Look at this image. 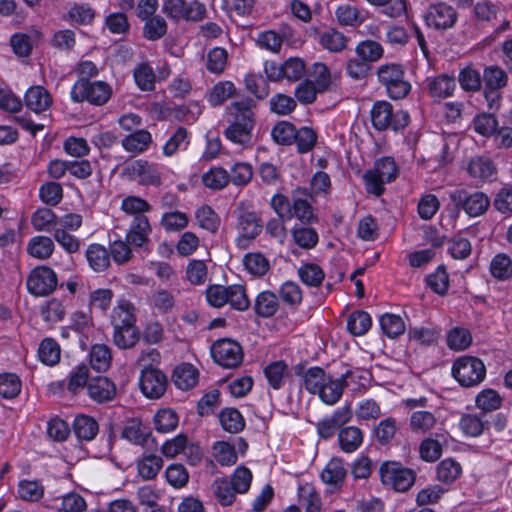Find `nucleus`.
<instances>
[{
  "instance_id": "nucleus-1",
  "label": "nucleus",
  "mask_w": 512,
  "mask_h": 512,
  "mask_svg": "<svg viewBox=\"0 0 512 512\" xmlns=\"http://www.w3.org/2000/svg\"><path fill=\"white\" fill-rule=\"evenodd\" d=\"M372 126L377 131L389 128L394 131L404 129L409 124V114L404 110L394 111L391 103L385 100L376 101L370 111Z\"/></svg>"
},
{
  "instance_id": "nucleus-2",
  "label": "nucleus",
  "mask_w": 512,
  "mask_h": 512,
  "mask_svg": "<svg viewBox=\"0 0 512 512\" xmlns=\"http://www.w3.org/2000/svg\"><path fill=\"white\" fill-rule=\"evenodd\" d=\"M112 96V87L104 81L78 79L71 89V99L80 103L87 101L95 106H102Z\"/></svg>"
},
{
  "instance_id": "nucleus-3",
  "label": "nucleus",
  "mask_w": 512,
  "mask_h": 512,
  "mask_svg": "<svg viewBox=\"0 0 512 512\" xmlns=\"http://www.w3.org/2000/svg\"><path fill=\"white\" fill-rule=\"evenodd\" d=\"M377 77L392 99H403L411 90L410 83L405 79L404 68L400 64L381 65L377 70Z\"/></svg>"
},
{
  "instance_id": "nucleus-4",
  "label": "nucleus",
  "mask_w": 512,
  "mask_h": 512,
  "mask_svg": "<svg viewBox=\"0 0 512 512\" xmlns=\"http://www.w3.org/2000/svg\"><path fill=\"white\" fill-rule=\"evenodd\" d=\"M397 177V166L393 158L383 157L374 163V167L367 170L363 179L368 193L380 196L383 194L385 183L392 182Z\"/></svg>"
},
{
  "instance_id": "nucleus-5",
  "label": "nucleus",
  "mask_w": 512,
  "mask_h": 512,
  "mask_svg": "<svg viewBox=\"0 0 512 512\" xmlns=\"http://www.w3.org/2000/svg\"><path fill=\"white\" fill-rule=\"evenodd\" d=\"M452 375L465 388L479 385L486 376L484 363L473 356H462L452 366Z\"/></svg>"
},
{
  "instance_id": "nucleus-6",
  "label": "nucleus",
  "mask_w": 512,
  "mask_h": 512,
  "mask_svg": "<svg viewBox=\"0 0 512 512\" xmlns=\"http://www.w3.org/2000/svg\"><path fill=\"white\" fill-rule=\"evenodd\" d=\"M381 481L385 486L397 492L408 491L415 482L416 475L412 469L403 467L400 463L388 462L380 467Z\"/></svg>"
},
{
  "instance_id": "nucleus-7",
  "label": "nucleus",
  "mask_w": 512,
  "mask_h": 512,
  "mask_svg": "<svg viewBox=\"0 0 512 512\" xmlns=\"http://www.w3.org/2000/svg\"><path fill=\"white\" fill-rule=\"evenodd\" d=\"M449 198L457 208H463L471 217L482 215L490 206V200L483 192L468 194L464 189H456L449 193Z\"/></svg>"
},
{
  "instance_id": "nucleus-8",
  "label": "nucleus",
  "mask_w": 512,
  "mask_h": 512,
  "mask_svg": "<svg viewBox=\"0 0 512 512\" xmlns=\"http://www.w3.org/2000/svg\"><path fill=\"white\" fill-rule=\"evenodd\" d=\"M122 174L132 180H139L142 185H161V173L158 165L149 163L147 160L138 159L127 162L122 170Z\"/></svg>"
},
{
  "instance_id": "nucleus-9",
  "label": "nucleus",
  "mask_w": 512,
  "mask_h": 512,
  "mask_svg": "<svg viewBox=\"0 0 512 512\" xmlns=\"http://www.w3.org/2000/svg\"><path fill=\"white\" fill-rule=\"evenodd\" d=\"M211 355L214 361L224 368H236L243 360L242 347L230 339H221L213 343Z\"/></svg>"
},
{
  "instance_id": "nucleus-10",
  "label": "nucleus",
  "mask_w": 512,
  "mask_h": 512,
  "mask_svg": "<svg viewBox=\"0 0 512 512\" xmlns=\"http://www.w3.org/2000/svg\"><path fill=\"white\" fill-rule=\"evenodd\" d=\"M56 286V273L46 266L36 267L27 278V289L35 296H46L52 293Z\"/></svg>"
},
{
  "instance_id": "nucleus-11",
  "label": "nucleus",
  "mask_w": 512,
  "mask_h": 512,
  "mask_svg": "<svg viewBox=\"0 0 512 512\" xmlns=\"http://www.w3.org/2000/svg\"><path fill=\"white\" fill-rule=\"evenodd\" d=\"M168 380L166 375L156 367L141 370L140 389L150 399H158L166 391Z\"/></svg>"
},
{
  "instance_id": "nucleus-12",
  "label": "nucleus",
  "mask_w": 512,
  "mask_h": 512,
  "mask_svg": "<svg viewBox=\"0 0 512 512\" xmlns=\"http://www.w3.org/2000/svg\"><path fill=\"white\" fill-rule=\"evenodd\" d=\"M255 126V121L249 120L246 116L244 118H235L224 131L225 137L234 144L243 148L252 146V131Z\"/></svg>"
},
{
  "instance_id": "nucleus-13",
  "label": "nucleus",
  "mask_w": 512,
  "mask_h": 512,
  "mask_svg": "<svg viewBox=\"0 0 512 512\" xmlns=\"http://www.w3.org/2000/svg\"><path fill=\"white\" fill-rule=\"evenodd\" d=\"M456 19V11L445 3L431 5L425 15L426 24L438 30L452 27Z\"/></svg>"
},
{
  "instance_id": "nucleus-14",
  "label": "nucleus",
  "mask_w": 512,
  "mask_h": 512,
  "mask_svg": "<svg viewBox=\"0 0 512 512\" xmlns=\"http://www.w3.org/2000/svg\"><path fill=\"white\" fill-rule=\"evenodd\" d=\"M353 376L354 373L351 370L346 371L338 379L329 376L317 395L325 404L334 405L340 400L344 389L349 385V379H352Z\"/></svg>"
},
{
  "instance_id": "nucleus-15",
  "label": "nucleus",
  "mask_w": 512,
  "mask_h": 512,
  "mask_svg": "<svg viewBox=\"0 0 512 512\" xmlns=\"http://www.w3.org/2000/svg\"><path fill=\"white\" fill-rule=\"evenodd\" d=\"M152 436L151 429L139 418H129L124 422L121 437L130 443L145 447Z\"/></svg>"
},
{
  "instance_id": "nucleus-16",
  "label": "nucleus",
  "mask_w": 512,
  "mask_h": 512,
  "mask_svg": "<svg viewBox=\"0 0 512 512\" xmlns=\"http://www.w3.org/2000/svg\"><path fill=\"white\" fill-rule=\"evenodd\" d=\"M310 195L306 189L297 188L292 192V217H296L303 224H311L317 221L308 198Z\"/></svg>"
},
{
  "instance_id": "nucleus-17",
  "label": "nucleus",
  "mask_w": 512,
  "mask_h": 512,
  "mask_svg": "<svg viewBox=\"0 0 512 512\" xmlns=\"http://www.w3.org/2000/svg\"><path fill=\"white\" fill-rule=\"evenodd\" d=\"M490 426V422L486 419V416L479 413H463L460 416L458 427L461 432L467 437H479L485 430Z\"/></svg>"
},
{
  "instance_id": "nucleus-18",
  "label": "nucleus",
  "mask_w": 512,
  "mask_h": 512,
  "mask_svg": "<svg viewBox=\"0 0 512 512\" xmlns=\"http://www.w3.org/2000/svg\"><path fill=\"white\" fill-rule=\"evenodd\" d=\"M87 391L92 400L98 403H104L114 398L116 387L107 377L98 376L89 380Z\"/></svg>"
},
{
  "instance_id": "nucleus-19",
  "label": "nucleus",
  "mask_w": 512,
  "mask_h": 512,
  "mask_svg": "<svg viewBox=\"0 0 512 512\" xmlns=\"http://www.w3.org/2000/svg\"><path fill=\"white\" fill-rule=\"evenodd\" d=\"M151 231L152 229L146 216H135L126 234V240L130 245L141 247L148 242Z\"/></svg>"
},
{
  "instance_id": "nucleus-20",
  "label": "nucleus",
  "mask_w": 512,
  "mask_h": 512,
  "mask_svg": "<svg viewBox=\"0 0 512 512\" xmlns=\"http://www.w3.org/2000/svg\"><path fill=\"white\" fill-rule=\"evenodd\" d=\"M24 101L28 109L40 113L51 106L52 97L44 87L32 86L26 91Z\"/></svg>"
},
{
  "instance_id": "nucleus-21",
  "label": "nucleus",
  "mask_w": 512,
  "mask_h": 512,
  "mask_svg": "<svg viewBox=\"0 0 512 512\" xmlns=\"http://www.w3.org/2000/svg\"><path fill=\"white\" fill-rule=\"evenodd\" d=\"M134 306L126 301H119L118 305L113 309L111 315V323L114 329L135 328Z\"/></svg>"
},
{
  "instance_id": "nucleus-22",
  "label": "nucleus",
  "mask_w": 512,
  "mask_h": 512,
  "mask_svg": "<svg viewBox=\"0 0 512 512\" xmlns=\"http://www.w3.org/2000/svg\"><path fill=\"white\" fill-rule=\"evenodd\" d=\"M198 377V370L193 365L185 363L174 369L172 381L177 388L188 390L197 384Z\"/></svg>"
},
{
  "instance_id": "nucleus-23",
  "label": "nucleus",
  "mask_w": 512,
  "mask_h": 512,
  "mask_svg": "<svg viewBox=\"0 0 512 512\" xmlns=\"http://www.w3.org/2000/svg\"><path fill=\"white\" fill-rule=\"evenodd\" d=\"M507 79V74L503 69L497 66L487 67L483 74V80L485 83L484 93L486 99H489L491 94L495 95V91L505 87L507 84Z\"/></svg>"
},
{
  "instance_id": "nucleus-24",
  "label": "nucleus",
  "mask_w": 512,
  "mask_h": 512,
  "mask_svg": "<svg viewBox=\"0 0 512 512\" xmlns=\"http://www.w3.org/2000/svg\"><path fill=\"white\" fill-rule=\"evenodd\" d=\"M86 259L92 270L103 272L110 265V254L108 250L97 243L90 244L86 250Z\"/></svg>"
},
{
  "instance_id": "nucleus-25",
  "label": "nucleus",
  "mask_w": 512,
  "mask_h": 512,
  "mask_svg": "<svg viewBox=\"0 0 512 512\" xmlns=\"http://www.w3.org/2000/svg\"><path fill=\"white\" fill-rule=\"evenodd\" d=\"M338 442L340 448L345 453L356 451L363 442V433L356 426H347L340 429L338 433Z\"/></svg>"
},
{
  "instance_id": "nucleus-26",
  "label": "nucleus",
  "mask_w": 512,
  "mask_h": 512,
  "mask_svg": "<svg viewBox=\"0 0 512 512\" xmlns=\"http://www.w3.org/2000/svg\"><path fill=\"white\" fill-rule=\"evenodd\" d=\"M346 474L342 459L332 458L321 472V479L326 484L339 486L344 482Z\"/></svg>"
},
{
  "instance_id": "nucleus-27",
  "label": "nucleus",
  "mask_w": 512,
  "mask_h": 512,
  "mask_svg": "<svg viewBox=\"0 0 512 512\" xmlns=\"http://www.w3.org/2000/svg\"><path fill=\"white\" fill-rule=\"evenodd\" d=\"M278 307V298L276 294L271 291H263L259 293L255 299L254 310L260 317H272L277 312Z\"/></svg>"
},
{
  "instance_id": "nucleus-28",
  "label": "nucleus",
  "mask_w": 512,
  "mask_h": 512,
  "mask_svg": "<svg viewBox=\"0 0 512 512\" xmlns=\"http://www.w3.org/2000/svg\"><path fill=\"white\" fill-rule=\"evenodd\" d=\"M428 91L434 98H447L453 94L456 87L454 78L445 74L428 79Z\"/></svg>"
},
{
  "instance_id": "nucleus-29",
  "label": "nucleus",
  "mask_w": 512,
  "mask_h": 512,
  "mask_svg": "<svg viewBox=\"0 0 512 512\" xmlns=\"http://www.w3.org/2000/svg\"><path fill=\"white\" fill-rule=\"evenodd\" d=\"M238 226L241 235L248 239L256 238L262 230L261 219L255 212H242L238 217Z\"/></svg>"
},
{
  "instance_id": "nucleus-30",
  "label": "nucleus",
  "mask_w": 512,
  "mask_h": 512,
  "mask_svg": "<svg viewBox=\"0 0 512 512\" xmlns=\"http://www.w3.org/2000/svg\"><path fill=\"white\" fill-rule=\"evenodd\" d=\"M162 467V458L154 454L144 455L137 462L138 474L144 480H152L156 478Z\"/></svg>"
},
{
  "instance_id": "nucleus-31",
  "label": "nucleus",
  "mask_w": 512,
  "mask_h": 512,
  "mask_svg": "<svg viewBox=\"0 0 512 512\" xmlns=\"http://www.w3.org/2000/svg\"><path fill=\"white\" fill-rule=\"evenodd\" d=\"M503 399L493 389H484L475 398V405L485 416L489 412L498 410L502 406Z\"/></svg>"
},
{
  "instance_id": "nucleus-32",
  "label": "nucleus",
  "mask_w": 512,
  "mask_h": 512,
  "mask_svg": "<svg viewBox=\"0 0 512 512\" xmlns=\"http://www.w3.org/2000/svg\"><path fill=\"white\" fill-rule=\"evenodd\" d=\"M151 142V134L142 129L127 135L122 140V146L128 152L141 153L149 147Z\"/></svg>"
},
{
  "instance_id": "nucleus-33",
  "label": "nucleus",
  "mask_w": 512,
  "mask_h": 512,
  "mask_svg": "<svg viewBox=\"0 0 512 512\" xmlns=\"http://www.w3.org/2000/svg\"><path fill=\"white\" fill-rule=\"evenodd\" d=\"M318 42L330 52H340L347 46V38L335 29H328L319 33Z\"/></svg>"
},
{
  "instance_id": "nucleus-34",
  "label": "nucleus",
  "mask_w": 512,
  "mask_h": 512,
  "mask_svg": "<svg viewBox=\"0 0 512 512\" xmlns=\"http://www.w3.org/2000/svg\"><path fill=\"white\" fill-rule=\"evenodd\" d=\"M189 143L190 141L187 129L179 126L164 144L163 154L167 157H171L177 151L187 149Z\"/></svg>"
},
{
  "instance_id": "nucleus-35",
  "label": "nucleus",
  "mask_w": 512,
  "mask_h": 512,
  "mask_svg": "<svg viewBox=\"0 0 512 512\" xmlns=\"http://www.w3.org/2000/svg\"><path fill=\"white\" fill-rule=\"evenodd\" d=\"M74 432L78 438L90 441L95 438L98 433V423L90 416H77L73 424Z\"/></svg>"
},
{
  "instance_id": "nucleus-36",
  "label": "nucleus",
  "mask_w": 512,
  "mask_h": 512,
  "mask_svg": "<svg viewBox=\"0 0 512 512\" xmlns=\"http://www.w3.org/2000/svg\"><path fill=\"white\" fill-rule=\"evenodd\" d=\"M219 419L223 429L230 433H239L245 427L242 414L235 408L222 410Z\"/></svg>"
},
{
  "instance_id": "nucleus-37",
  "label": "nucleus",
  "mask_w": 512,
  "mask_h": 512,
  "mask_svg": "<svg viewBox=\"0 0 512 512\" xmlns=\"http://www.w3.org/2000/svg\"><path fill=\"white\" fill-rule=\"evenodd\" d=\"M371 324V317L365 311H355L347 319V329L354 336L366 334Z\"/></svg>"
},
{
  "instance_id": "nucleus-38",
  "label": "nucleus",
  "mask_w": 512,
  "mask_h": 512,
  "mask_svg": "<svg viewBox=\"0 0 512 512\" xmlns=\"http://www.w3.org/2000/svg\"><path fill=\"white\" fill-rule=\"evenodd\" d=\"M28 253L38 259L49 258L54 250V243L46 236L33 237L27 247Z\"/></svg>"
},
{
  "instance_id": "nucleus-39",
  "label": "nucleus",
  "mask_w": 512,
  "mask_h": 512,
  "mask_svg": "<svg viewBox=\"0 0 512 512\" xmlns=\"http://www.w3.org/2000/svg\"><path fill=\"white\" fill-rule=\"evenodd\" d=\"M213 456L221 466H232L238 459L235 446L225 441L214 443Z\"/></svg>"
},
{
  "instance_id": "nucleus-40",
  "label": "nucleus",
  "mask_w": 512,
  "mask_h": 512,
  "mask_svg": "<svg viewBox=\"0 0 512 512\" xmlns=\"http://www.w3.org/2000/svg\"><path fill=\"white\" fill-rule=\"evenodd\" d=\"M203 184L213 190L225 188L229 182V173L222 167H213L202 176Z\"/></svg>"
},
{
  "instance_id": "nucleus-41",
  "label": "nucleus",
  "mask_w": 512,
  "mask_h": 512,
  "mask_svg": "<svg viewBox=\"0 0 512 512\" xmlns=\"http://www.w3.org/2000/svg\"><path fill=\"white\" fill-rule=\"evenodd\" d=\"M111 352L104 344L93 345L90 352V364L98 372L106 371L111 363Z\"/></svg>"
},
{
  "instance_id": "nucleus-42",
  "label": "nucleus",
  "mask_w": 512,
  "mask_h": 512,
  "mask_svg": "<svg viewBox=\"0 0 512 512\" xmlns=\"http://www.w3.org/2000/svg\"><path fill=\"white\" fill-rule=\"evenodd\" d=\"M301 281L310 287H319L325 277L321 267L314 263H306L298 269Z\"/></svg>"
},
{
  "instance_id": "nucleus-43",
  "label": "nucleus",
  "mask_w": 512,
  "mask_h": 512,
  "mask_svg": "<svg viewBox=\"0 0 512 512\" xmlns=\"http://www.w3.org/2000/svg\"><path fill=\"white\" fill-rule=\"evenodd\" d=\"M469 174L476 179L486 180L495 172V167L489 158H472L468 165Z\"/></svg>"
},
{
  "instance_id": "nucleus-44",
  "label": "nucleus",
  "mask_w": 512,
  "mask_h": 512,
  "mask_svg": "<svg viewBox=\"0 0 512 512\" xmlns=\"http://www.w3.org/2000/svg\"><path fill=\"white\" fill-rule=\"evenodd\" d=\"M213 491L218 502L223 506H230L236 498V490L226 478L216 479L213 483Z\"/></svg>"
},
{
  "instance_id": "nucleus-45",
  "label": "nucleus",
  "mask_w": 512,
  "mask_h": 512,
  "mask_svg": "<svg viewBox=\"0 0 512 512\" xmlns=\"http://www.w3.org/2000/svg\"><path fill=\"white\" fill-rule=\"evenodd\" d=\"M356 54L362 60L371 65L372 62L378 61L383 56V47L380 43L373 40H366L360 42L356 46Z\"/></svg>"
},
{
  "instance_id": "nucleus-46",
  "label": "nucleus",
  "mask_w": 512,
  "mask_h": 512,
  "mask_svg": "<svg viewBox=\"0 0 512 512\" xmlns=\"http://www.w3.org/2000/svg\"><path fill=\"white\" fill-rule=\"evenodd\" d=\"M144 21L143 36L147 40L156 41L166 34L167 23L163 17L156 15Z\"/></svg>"
},
{
  "instance_id": "nucleus-47",
  "label": "nucleus",
  "mask_w": 512,
  "mask_h": 512,
  "mask_svg": "<svg viewBox=\"0 0 512 512\" xmlns=\"http://www.w3.org/2000/svg\"><path fill=\"white\" fill-rule=\"evenodd\" d=\"M264 373L270 386L274 389H280L288 375V367L284 361H275L264 369Z\"/></svg>"
},
{
  "instance_id": "nucleus-48",
  "label": "nucleus",
  "mask_w": 512,
  "mask_h": 512,
  "mask_svg": "<svg viewBox=\"0 0 512 512\" xmlns=\"http://www.w3.org/2000/svg\"><path fill=\"white\" fill-rule=\"evenodd\" d=\"M195 217L198 225L211 233H215L220 226V218L210 206L198 208Z\"/></svg>"
},
{
  "instance_id": "nucleus-49",
  "label": "nucleus",
  "mask_w": 512,
  "mask_h": 512,
  "mask_svg": "<svg viewBox=\"0 0 512 512\" xmlns=\"http://www.w3.org/2000/svg\"><path fill=\"white\" fill-rule=\"evenodd\" d=\"M379 322L383 333L390 338H396L405 331V323L398 315L386 313Z\"/></svg>"
},
{
  "instance_id": "nucleus-50",
  "label": "nucleus",
  "mask_w": 512,
  "mask_h": 512,
  "mask_svg": "<svg viewBox=\"0 0 512 512\" xmlns=\"http://www.w3.org/2000/svg\"><path fill=\"white\" fill-rule=\"evenodd\" d=\"M155 78L154 70L148 63H141L134 70L135 83L142 91L154 90Z\"/></svg>"
},
{
  "instance_id": "nucleus-51",
  "label": "nucleus",
  "mask_w": 512,
  "mask_h": 512,
  "mask_svg": "<svg viewBox=\"0 0 512 512\" xmlns=\"http://www.w3.org/2000/svg\"><path fill=\"white\" fill-rule=\"evenodd\" d=\"M329 376L330 375H327L324 369L320 367H311L303 376L304 386L310 393L318 394Z\"/></svg>"
},
{
  "instance_id": "nucleus-52",
  "label": "nucleus",
  "mask_w": 512,
  "mask_h": 512,
  "mask_svg": "<svg viewBox=\"0 0 512 512\" xmlns=\"http://www.w3.org/2000/svg\"><path fill=\"white\" fill-rule=\"evenodd\" d=\"M435 416L429 411H415L410 417V426L416 433H426L436 425Z\"/></svg>"
},
{
  "instance_id": "nucleus-53",
  "label": "nucleus",
  "mask_w": 512,
  "mask_h": 512,
  "mask_svg": "<svg viewBox=\"0 0 512 512\" xmlns=\"http://www.w3.org/2000/svg\"><path fill=\"white\" fill-rule=\"evenodd\" d=\"M20 378L13 373H3L0 375V395L6 399L17 397L21 391Z\"/></svg>"
},
{
  "instance_id": "nucleus-54",
  "label": "nucleus",
  "mask_w": 512,
  "mask_h": 512,
  "mask_svg": "<svg viewBox=\"0 0 512 512\" xmlns=\"http://www.w3.org/2000/svg\"><path fill=\"white\" fill-rule=\"evenodd\" d=\"M460 464L453 459H445L437 466V479L443 483L455 481L461 474Z\"/></svg>"
},
{
  "instance_id": "nucleus-55",
  "label": "nucleus",
  "mask_w": 512,
  "mask_h": 512,
  "mask_svg": "<svg viewBox=\"0 0 512 512\" xmlns=\"http://www.w3.org/2000/svg\"><path fill=\"white\" fill-rule=\"evenodd\" d=\"M140 333L137 327L114 329L113 341L120 349H130L139 341Z\"/></svg>"
},
{
  "instance_id": "nucleus-56",
  "label": "nucleus",
  "mask_w": 512,
  "mask_h": 512,
  "mask_svg": "<svg viewBox=\"0 0 512 512\" xmlns=\"http://www.w3.org/2000/svg\"><path fill=\"white\" fill-rule=\"evenodd\" d=\"M40 360L47 365H55L60 360V346L51 339H44L38 350Z\"/></svg>"
},
{
  "instance_id": "nucleus-57",
  "label": "nucleus",
  "mask_w": 512,
  "mask_h": 512,
  "mask_svg": "<svg viewBox=\"0 0 512 512\" xmlns=\"http://www.w3.org/2000/svg\"><path fill=\"white\" fill-rule=\"evenodd\" d=\"M235 91L236 89L232 82H219L212 88L208 101L212 106H219L231 98Z\"/></svg>"
},
{
  "instance_id": "nucleus-58",
  "label": "nucleus",
  "mask_w": 512,
  "mask_h": 512,
  "mask_svg": "<svg viewBox=\"0 0 512 512\" xmlns=\"http://www.w3.org/2000/svg\"><path fill=\"white\" fill-rule=\"evenodd\" d=\"M247 271L255 276H263L269 270V262L261 253H248L243 259Z\"/></svg>"
},
{
  "instance_id": "nucleus-59",
  "label": "nucleus",
  "mask_w": 512,
  "mask_h": 512,
  "mask_svg": "<svg viewBox=\"0 0 512 512\" xmlns=\"http://www.w3.org/2000/svg\"><path fill=\"white\" fill-rule=\"evenodd\" d=\"M295 126L287 121L277 123L271 132L273 140L279 145H291L295 138Z\"/></svg>"
},
{
  "instance_id": "nucleus-60",
  "label": "nucleus",
  "mask_w": 512,
  "mask_h": 512,
  "mask_svg": "<svg viewBox=\"0 0 512 512\" xmlns=\"http://www.w3.org/2000/svg\"><path fill=\"white\" fill-rule=\"evenodd\" d=\"M155 429L161 433L174 430L178 425V416L171 409L159 410L154 416Z\"/></svg>"
},
{
  "instance_id": "nucleus-61",
  "label": "nucleus",
  "mask_w": 512,
  "mask_h": 512,
  "mask_svg": "<svg viewBox=\"0 0 512 512\" xmlns=\"http://www.w3.org/2000/svg\"><path fill=\"white\" fill-rule=\"evenodd\" d=\"M227 303L235 310L245 311L250 307V300L242 285L228 286Z\"/></svg>"
},
{
  "instance_id": "nucleus-62",
  "label": "nucleus",
  "mask_w": 512,
  "mask_h": 512,
  "mask_svg": "<svg viewBox=\"0 0 512 512\" xmlns=\"http://www.w3.org/2000/svg\"><path fill=\"white\" fill-rule=\"evenodd\" d=\"M296 244L303 249H311L318 243V233L313 228L296 227L292 231Z\"/></svg>"
},
{
  "instance_id": "nucleus-63",
  "label": "nucleus",
  "mask_w": 512,
  "mask_h": 512,
  "mask_svg": "<svg viewBox=\"0 0 512 512\" xmlns=\"http://www.w3.org/2000/svg\"><path fill=\"white\" fill-rule=\"evenodd\" d=\"M317 142L316 132L309 127H302L296 130L293 143H296L297 149L300 153H307L311 151Z\"/></svg>"
},
{
  "instance_id": "nucleus-64",
  "label": "nucleus",
  "mask_w": 512,
  "mask_h": 512,
  "mask_svg": "<svg viewBox=\"0 0 512 512\" xmlns=\"http://www.w3.org/2000/svg\"><path fill=\"white\" fill-rule=\"evenodd\" d=\"M491 274L500 280H505L512 275V261L504 254L496 255L490 264Z\"/></svg>"
}]
</instances>
